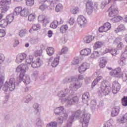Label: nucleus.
Here are the masks:
<instances>
[{
	"mask_svg": "<svg viewBox=\"0 0 127 127\" xmlns=\"http://www.w3.org/2000/svg\"><path fill=\"white\" fill-rule=\"evenodd\" d=\"M28 68L27 65L22 64L17 67L16 68V72H20L19 77L17 78V82H15V79L13 78H10L8 81H7L3 87V91L7 92V90L9 91H14L15 89V87L23 82L25 85H28L30 84V77L27 75H25V72H26V69Z\"/></svg>",
	"mask_w": 127,
	"mask_h": 127,
	"instance_id": "1",
	"label": "nucleus"
},
{
	"mask_svg": "<svg viewBox=\"0 0 127 127\" xmlns=\"http://www.w3.org/2000/svg\"><path fill=\"white\" fill-rule=\"evenodd\" d=\"M72 91L70 89L65 88L64 91H61L59 93V97L60 98V101H61L62 104L66 103L65 106L66 107H71L72 105H77L79 103V98L78 97H74L71 98L69 95H73Z\"/></svg>",
	"mask_w": 127,
	"mask_h": 127,
	"instance_id": "2",
	"label": "nucleus"
},
{
	"mask_svg": "<svg viewBox=\"0 0 127 127\" xmlns=\"http://www.w3.org/2000/svg\"><path fill=\"white\" fill-rule=\"evenodd\" d=\"M70 117H73V121L75 117L76 119H79L80 123L82 124V127H88L89 122L91 119V114L87 113L85 111L78 110L75 113L71 112Z\"/></svg>",
	"mask_w": 127,
	"mask_h": 127,
	"instance_id": "3",
	"label": "nucleus"
},
{
	"mask_svg": "<svg viewBox=\"0 0 127 127\" xmlns=\"http://www.w3.org/2000/svg\"><path fill=\"white\" fill-rule=\"evenodd\" d=\"M78 79L75 78H71V79L67 78L65 79L66 80V83H69L71 80L72 82L69 85V89L72 92H76L78 89L82 87V83H81L79 80H84V76L82 75H78Z\"/></svg>",
	"mask_w": 127,
	"mask_h": 127,
	"instance_id": "4",
	"label": "nucleus"
},
{
	"mask_svg": "<svg viewBox=\"0 0 127 127\" xmlns=\"http://www.w3.org/2000/svg\"><path fill=\"white\" fill-rule=\"evenodd\" d=\"M122 70L120 67H117L114 70H112L110 72L111 76L113 77H116L117 78H122L124 82H127V72H121Z\"/></svg>",
	"mask_w": 127,
	"mask_h": 127,
	"instance_id": "5",
	"label": "nucleus"
},
{
	"mask_svg": "<svg viewBox=\"0 0 127 127\" xmlns=\"http://www.w3.org/2000/svg\"><path fill=\"white\" fill-rule=\"evenodd\" d=\"M11 0H1L0 1V5L3 7H0V14L1 13H5L9 7L7 6L8 4H10Z\"/></svg>",
	"mask_w": 127,
	"mask_h": 127,
	"instance_id": "6",
	"label": "nucleus"
},
{
	"mask_svg": "<svg viewBox=\"0 0 127 127\" xmlns=\"http://www.w3.org/2000/svg\"><path fill=\"white\" fill-rule=\"evenodd\" d=\"M100 91L103 93L105 96L109 95L111 92V87L108 85V82L106 81H104L102 83Z\"/></svg>",
	"mask_w": 127,
	"mask_h": 127,
	"instance_id": "7",
	"label": "nucleus"
},
{
	"mask_svg": "<svg viewBox=\"0 0 127 127\" xmlns=\"http://www.w3.org/2000/svg\"><path fill=\"white\" fill-rule=\"evenodd\" d=\"M39 22H42L44 26H46L49 23V18L44 15H40L38 17Z\"/></svg>",
	"mask_w": 127,
	"mask_h": 127,
	"instance_id": "8",
	"label": "nucleus"
},
{
	"mask_svg": "<svg viewBox=\"0 0 127 127\" xmlns=\"http://www.w3.org/2000/svg\"><path fill=\"white\" fill-rule=\"evenodd\" d=\"M112 28V25L109 22L105 23L99 28V32H107Z\"/></svg>",
	"mask_w": 127,
	"mask_h": 127,
	"instance_id": "9",
	"label": "nucleus"
},
{
	"mask_svg": "<svg viewBox=\"0 0 127 127\" xmlns=\"http://www.w3.org/2000/svg\"><path fill=\"white\" fill-rule=\"evenodd\" d=\"M86 9L88 14H91L92 12H93L94 6H93V1H92V0H88L87 1L86 4Z\"/></svg>",
	"mask_w": 127,
	"mask_h": 127,
	"instance_id": "10",
	"label": "nucleus"
},
{
	"mask_svg": "<svg viewBox=\"0 0 127 127\" xmlns=\"http://www.w3.org/2000/svg\"><path fill=\"white\" fill-rule=\"evenodd\" d=\"M121 89V85L119 82L117 81H114L113 82V86H112V92L113 94H116L118 92H120V90Z\"/></svg>",
	"mask_w": 127,
	"mask_h": 127,
	"instance_id": "11",
	"label": "nucleus"
},
{
	"mask_svg": "<svg viewBox=\"0 0 127 127\" xmlns=\"http://www.w3.org/2000/svg\"><path fill=\"white\" fill-rule=\"evenodd\" d=\"M121 59L120 60V64L121 66H125L126 64V59L127 58V46L125 48L124 52L122 53L121 56Z\"/></svg>",
	"mask_w": 127,
	"mask_h": 127,
	"instance_id": "12",
	"label": "nucleus"
},
{
	"mask_svg": "<svg viewBox=\"0 0 127 127\" xmlns=\"http://www.w3.org/2000/svg\"><path fill=\"white\" fill-rule=\"evenodd\" d=\"M111 8V11L109 12V15L110 17L116 16L117 14H119V10L117 6L115 5H112L110 8Z\"/></svg>",
	"mask_w": 127,
	"mask_h": 127,
	"instance_id": "13",
	"label": "nucleus"
},
{
	"mask_svg": "<svg viewBox=\"0 0 127 127\" xmlns=\"http://www.w3.org/2000/svg\"><path fill=\"white\" fill-rule=\"evenodd\" d=\"M89 68H90V64L86 62L83 63L81 66L79 67V72L81 74H82V73L85 72Z\"/></svg>",
	"mask_w": 127,
	"mask_h": 127,
	"instance_id": "14",
	"label": "nucleus"
},
{
	"mask_svg": "<svg viewBox=\"0 0 127 127\" xmlns=\"http://www.w3.org/2000/svg\"><path fill=\"white\" fill-rule=\"evenodd\" d=\"M27 55L25 53H22L18 55L16 57V63L17 64H19V63H21L23 61H24L25 59H26V57Z\"/></svg>",
	"mask_w": 127,
	"mask_h": 127,
	"instance_id": "15",
	"label": "nucleus"
},
{
	"mask_svg": "<svg viewBox=\"0 0 127 127\" xmlns=\"http://www.w3.org/2000/svg\"><path fill=\"white\" fill-rule=\"evenodd\" d=\"M77 21L80 26H82L87 22V20H86V18L84 16L79 15L77 17Z\"/></svg>",
	"mask_w": 127,
	"mask_h": 127,
	"instance_id": "16",
	"label": "nucleus"
},
{
	"mask_svg": "<svg viewBox=\"0 0 127 127\" xmlns=\"http://www.w3.org/2000/svg\"><path fill=\"white\" fill-rule=\"evenodd\" d=\"M42 61L39 58L36 59L35 61L32 62V67L33 68H38L41 66Z\"/></svg>",
	"mask_w": 127,
	"mask_h": 127,
	"instance_id": "17",
	"label": "nucleus"
},
{
	"mask_svg": "<svg viewBox=\"0 0 127 127\" xmlns=\"http://www.w3.org/2000/svg\"><path fill=\"white\" fill-rule=\"evenodd\" d=\"M61 21H58V20H54L53 22H52L50 24V27L51 28H56L59 24H62L63 23V20H62V19H60Z\"/></svg>",
	"mask_w": 127,
	"mask_h": 127,
	"instance_id": "18",
	"label": "nucleus"
},
{
	"mask_svg": "<svg viewBox=\"0 0 127 127\" xmlns=\"http://www.w3.org/2000/svg\"><path fill=\"white\" fill-rule=\"evenodd\" d=\"M120 114V107L117 106L112 109L111 117H117Z\"/></svg>",
	"mask_w": 127,
	"mask_h": 127,
	"instance_id": "19",
	"label": "nucleus"
},
{
	"mask_svg": "<svg viewBox=\"0 0 127 127\" xmlns=\"http://www.w3.org/2000/svg\"><path fill=\"white\" fill-rule=\"evenodd\" d=\"M41 28V26L39 24H34L32 25V28L29 30V32L30 33H33V31H37Z\"/></svg>",
	"mask_w": 127,
	"mask_h": 127,
	"instance_id": "20",
	"label": "nucleus"
},
{
	"mask_svg": "<svg viewBox=\"0 0 127 127\" xmlns=\"http://www.w3.org/2000/svg\"><path fill=\"white\" fill-rule=\"evenodd\" d=\"M64 111V107L61 106L57 107L54 110V113L57 116H60L62 115V113Z\"/></svg>",
	"mask_w": 127,
	"mask_h": 127,
	"instance_id": "21",
	"label": "nucleus"
},
{
	"mask_svg": "<svg viewBox=\"0 0 127 127\" xmlns=\"http://www.w3.org/2000/svg\"><path fill=\"white\" fill-rule=\"evenodd\" d=\"M95 39V36L90 35L85 37L83 39L84 43H90Z\"/></svg>",
	"mask_w": 127,
	"mask_h": 127,
	"instance_id": "22",
	"label": "nucleus"
},
{
	"mask_svg": "<svg viewBox=\"0 0 127 127\" xmlns=\"http://www.w3.org/2000/svg\"><path fill=\"white\" fill-rule=\"evenodd\" d=\"M105 53H111L113 56H116V55L118 54V50L106 48L105 50Z\"/></svg>",
	"mask_w": 127,
	"mask_h": 127,
	"instance_id": "23",
	"label": "nucleus"
},
{
	"mask_svg": "<svg viewBox=\"0 0 127 127\" xmlns=\"http://www.w3.org/2000/svg\"><path fill=\"white\" fill-rule=\"evenodd\" d=\"M28 13H29L28 8L25 7L23 9H22L20 15L23 17H26V16L28 15Z\"/></svg>",
	"mask_w": 127,
	"mask_h": 127,
	"instance_id": "24",
	"label": "nucleus"
},
{
	"mask_svg": "<svg viewBox=\"0 0 127 127\" xmlns=\"http://www.w3.org/2000/svg\"><path fill=\"white\" fill-rule=\"evenodd\" d=\"M80 54L83 56H88L91 54V49L89 48L83 49L80 51Z\"/></svg>",
	"mask_w": 127,
	"mask_h": 127,
	"instance_id": "25",
	"label": "nucleus"
},
{
	"mask_svg": "<svg viewBox=\"0 0 127 127\" xmlns=\"http://www.w3.org/2000/svg\"><path fill=\"white\" fill-rule=\"evenodd\" d=\"M22 10V7L21 6H18L15 8L14 10V12L13 13V15L16 16V15H18L20 14L21 12V10Z\"/></svg>",
	"mask_w": 127,
	"mask_h": 127,
	"instance_id": "26",
	"label": "nucleus"
},
{
	"mask_svg": "<svg viewBox=\"0 0 127 127\" xmlns=\"http://www.w3.org/2000/svg\"><path fill=\"white\" fill-rule=\"evenodd\" d=\"M89 93L86 92L83 94L82 95V101L85 104H87L88 103V101L89 100Z\"/></svg>",
	"mask_w": 127,
	"mask_h": 127,
	"instance_id": "27",
	"label": "nucleus"
},
{
	"mask_svg": "<svg viewBox=\"0 0 127 127\" xmlns=\"http://www.w3.org/2000/svg\"><path fill=\"white\" fill-rule=\"evenodd\" d=\"M47 54L49 56H52L54 53L55 52V50L53 48V47H48L46 50Z\"/></svg>",
	"mask_w": 127,
	"mask_h": 127,
	"instance_id": "28",
	"label": "nucleus"
},
{
	"mask_svg": "<svg viewBox=\"0 0 127 127\" xmlns=\"http://www.w3.org/2000/svg\"><path fill=\"white\" fill-rule=\"evenodd\" d=\"M103 79V76H98L93 81L92 83V88H93V87H95L99 82H100V80H102Z\"/></svg>",
	"mask_w": 127,
	"mask_h": 127,
	"instance_id": "29",
	"label": "nucleus"
},
{
	"mask_svg": "<svg viewBox=\"0 0 127 127\" xmlns=\"http://www.w3.org/2000/svg\"><path fill=\"white\" fill-rule=\"evenodd\" d=\"M59 60H60V57H57L56 58H55L52 63V67H56V66L59 64Z\"/></svg>",
	"mask_w": 127,
	"mask_h": 127,
	"instance_id": "30",
	"label": "nucleus"
},
{
	"mask_svg": "<svg viewBox=\"0 0 127 127\" xmlns=\"http://www.w3.org/2000/svg\"><path fill=\"white\" fill-rule=\"evenodd\" d=\"M74 115L73 116H70L67 120L66 126L64 127H72V123L74 122Z\"/></svg>",
	"mask_w": 127,
	"mask_h": 127,
	"instance_id": "31",
	"label": "nucleus"
},
{
	"mask_svg": "<svg viewBox=\"0 0 127 127\" xmlns=\"http://www.w3.org/2000/svg\"><path fill=\"white\" fill-rule=\"evenodd\" d=\"M115 17L111 19V21L114 23L116 22H120V20H122L123 17L121 16H114Z\"/></svg>",
	"mask_w": 127,
	"mask_h": 127,
	"instance_id": "32",
	"label": "nucleus"
},
{
	"mask_svg": "<svg viewBox=\"0 0 127 127\" xmlns=\"http://www.w3.org/2000/svg\"><path fill=\"white\" fill-rule=\"evenodd\" d=\"M32 96L31 95H27L25 97H24L23 99V103H25L26 104H27L29 103V102L31 101L32 100Z\"/></svg>",
	"mask_w": 127,
	"mask_h": 127,
	"instance_id": "33",
	"label": "nucleus"
},
{
	"mask_svg": "<svg viewBox=\"0 0 127 127\" xmlns=\"http://www.w3.org/2000/svg\"><path fill=\"white\" fill-rule=\"evenodd\" d=\"M14 16V15H13V14H10L9 15H8L6 17V20L7 21V22H8V23H11V22H12V21H13Z\"/></svg>",
	"mask_w": 127,
	"mask_h": 127,
	"instance_id": "34",
	"label": "nucleus"
},
{
	"mask_svg": "<svg viewBox=\"0 0 127 127\" xmlns=\"http://www.w3.org/2000/svg\"><path fill=\"white\" fill-rule=\"evenodd\" d=\"M33 108L35 109L36 115H37L41 111L40 107H39V104L38 103H35L33 105Z\"/></svg>",
	"mask_w": 127,
	"mask_h": 127,
	"instance_id": "35",
	"label": "nucleus"
},
{
	"mask_svg": "<svg viewBox=\"0 0 127 127\" xmlns=\"http://www.w3.org/2000/svg\"><path fill=\"white\" fill-rule=\"evenodd\" d=\"M8 24V22L5 19L1 20L0 21V27H2L3 28H4V27H6V26H7Z\"/></svg>",
	"mask_w": 127,
	"mask_h": 127,
	"instance_id": "36",
	"label": "nucleus"
},
{
	"mask_svg": "<svg viewBox=\"0 0 127 127\" xmlns=\"http://www.w3.org/2000/svg\"><path fill=\"white\" fill-rule=\"evenodd\" d=\"M68 112L65 111L64 110L62 114L61 115H60V116H61V118H62V119H63L64 121L67 120V119H68Z\"/></svg>",
	"mask_w": 127,
	"mask_h": 127,
	"instance_id": "37",
	"label": "nucleus"
},
{
	"mask_svg": "<svg viewBox=\"0 0 127 127\" xmlns=\"http://www.w3.org/2000/svg\"><path fill=\"white\" fill-rule=\"evenodd\" d=\"M102 46L103 43L101 42H96L93 46V48L94 49H98L99 48H101Z\"/></svg>",
	"mask_w": 127,
	"mask_h": 127,
	"instance_id": "38",
	"label": "nucleus"
},
{
	"mask_svg": "<svg viewBox=\"0 0 127 127\" xmlns=\"http://www.w3.org/2000/svg\"><path fill=\"white\" fill-rule=\"evenodd\" d=\"M68 30V26L64 25L61 27L60 31L62 33H66V31Z\"/></svg>",
	"mask_w": 127,
	"mask_h": 127,
	"instance_id": "39",
	"label": "nucleus"
},
{
	"mask_svg": "<svg viewBox=\"0 0 127 127\" xmlns=\"http://www.w3.org/2000/svg\"><path fill=\"white\" fill-rule=\"evenodd\" d=\"M35 17H36L35 13H31L28 16V20L29 21H34Z\"/></svg>",
	"mask_w": 127,
	"mask_h": 127,
	"instance_id": "40",
	"label": "nucleus"
},
{
	"mask_svg": "<svg viewBox=\"0 0 127 127\" xmlns=\"http://www.w3.org/2000/svg\"><path fill=\"white\" fill-rule=\"evenodd\" d=\"M100 54L98 51H94L91 54L90 57L92 59H96L97 57H99Z\"/></svg>",
	"mask_w": 127,
	"mask_h": 127,
	"instance_id": "41",
	"label": "nucleus"
},
{
	"mask_svg": "<svg viewBox=\"0 0 127 127\" xmlns=\"http://www.w3.org/2000/svg\"><path fill=\"white\" fill-rule=\"evenodd\" d=\"M58 0H47V2H49V4L53 7L55 6V4L57 3Z\"/></svg>",
	"mask_w": 127,
	"mask_h": 127,
	"instance_id": "42",
	"label": "nucleus"
},
{
	"mask_svg": "<svg viewBox=\"0 0 127 127\" xmlns=\"http://www.w3.org/2000/svg\"><path fill=\"white\" fill-rule=\"evenodd\" d=\"M63 9V5L61 3L58 4L56 6V11L57 12H59V11H61Z\"/></svg>",
	"mask_w": 127,
	"mask_h": 127,
	"instance_id": "43",
	"label": "nucleus"
},
{
	"mask_svg": "<svg viewBox=\"0 0 127 127\" xmlns=\"http://www.w3.org/2000/svg\"><path fill=\"white\" fill-rule=\"evenodd\" d=\"M33 60V57L32 56H29V57L26 59V64H31Z\"/></svg>",
	"mask_w": 127,
	"mask_h": 127,
	"instance_id": "44",
	"label": "nucleus"
},
{
	"mask_svg": "<svg viewBox=\"0 0 127 127\" xmlns=\"http://www.w3.org/2000/svg\"><path fill=\"white\" fill-rule=\"evenodd\" d=\"M79 10L80 9H79V7H75L70 9V12H71V13H73V14H76V13H78V12H79Z\"/></svg>",
	"mask_w": 127,
	"mask_h": 127,
	"instance_id": "45",
	"label": "nucleus"
},
{
	"mask_svg": "<svg viewBox=\"0 0 127 127\" xmlns=\"http://www.w3.org/2000/svg\"><path fill=\"white\" fill-rule=\"evenodd\" d=\"M57 126L58 124L56 122H51L47 125L46 127H57Z\"/></svg>",
	"mask_w": 127,
	"mask_h": 127,
	"instance_id": "46",
	"label": "nucleus"
},
{
	"mask_svg": "<svg viewBox=\"0 0 127 127\" xmlns=\"http://www.w3.org/2000/svg\"><path fill=\"white\" fill-rule=\"evenodd\" d=\"M110 4L108 0H104L101 2V8L103 9L106 7V6L108 5V4Z\"/></svg>",
	"mask_w": 127,
	"mask_h": 127,
	"instance_id": "47",
	"label": "nucleus"
},
{
	"mask_svg": "<svg viewBox=\"0 0 127 127\" xmlns=\"http://www.w3.org/2000/svg\"><path fill=\"white\" fill-rule=\"evenodd\" d=\"M37 127H42V125H43V121L41 120L40 119H37Z\"/></svg>",
	"mask_w": 127,
	"mask_h": 127,
	"instance_id": "48",
	"label": "nucleus"
},
{
	"mask_svg": "<svg viewBox=\"0 0 127 127\" xmlns=\"http://www.w3.org/2000/svg\"><path fill=\"white\" fill-rule=\"evenodd\" d=\"M26 4L28 6H32L34 4V0H26Z\"/></svg>",
	"mask_w": 127,
	"mask_h": 127,
	"instance_id": "49",
	"label": "nucleus"
},
{
	"mask_svg": "<svg viewBox=\"0 0 127 127\" xmlns=\"http://www.w3.org/2000/svg\"><path fill=\"white\" fill-rule=\"evenodd\" d=\"M122 103L124 107H127V96H124L122 99Z\"/></svg>",
	"mask_w": 127,
	"mask_h": 127,
	"instance_id": "50",
	"label": "nucleus"
},
{
	"mask_svg": "<svg viewBox=\"0 0 127 127\" xmlns=\"http://www.w3.org/2000/svg\"><path fill=\"white\" fill-rule=\"evenodd\" d=\"M79 59V57H75L72 62V64L73 65H76V64H79L80 62V60Z\"/></svg>",
	"mask_w": 127,
	"mask_h": 127,
	"instance_id": "51",
	"label": "nucleus"
},
{
	"mask_svg": "<svg viewBox=\"0 0 127 127\" xmlns=\"http://www.w3.org/2000/svg\"><path fill=\"white\" fill-rule=\"evenodd\" d=\"M68 52V48L64 47L63 48L61 52L59 53V55H62V54H65V53H67Z\"/></svg>",
	"mask_w": 127,
	"mask_h": 127,
	"instance_id": "52",
	"label": "nucleus"
},
{
	"mask_svg": "<svg viewBox=\"0 0 127 127\" xmlns=\"http://www.w3.org/2000/svg\"><path fill=\"white\" fill-rule=\"evenodd\" d=\"M64 121L65 120L60 116L57 119V123H58V124H59L60 125H62V124L64 123Z\"/></svg>",
	"mask_w": 127,
	"mask_h": 127,
	"instance_id": "53",
	"label": "nucleus"
},
{
	"mask_svg": "<svg viewBox=\"0 0 127 127\" xmlns=\"http://www.w3.org/2000/svg\"><path fill=\"white\" fill-rule=\"evenodd\" d=\"M117 29L118 31H123V30H125L126 29V27H125V25L121 24H120L118 27H117Z\"/></svg>",
	"mask_w": 127,
	"mask_h": 127,
	"instance_id": "54",
	"label": "nucleus"
},
{
	"mask_svg": "<svg viewBox=\"0 0 127 127\" xmlns=\"http://www.w3.org/2000/svg\"><path fill=\"white\" fill-rule=\"evenodd\" d=\"M4 82V76H1L0 77V90L1 89V87L3 85V82Z\"/></svg>",
	"mask_w": 127,
	"mask_h": 127,
	"instance_id": "55",
	"label": "nucleus"
},
{
	"mask_svg": "<svg viewBox=\"0 0 127 127\" xmlns=\"http://www.w3.org/2000/svg\"><path fill=\"white\" fill-rule=\"evenodd\" d=\"M91 106L92 109H94L96 107V106H97V101L95 100H93L91 102Z\"/></svg>",
	"mask_w": 127,
	"mask_h": 127,
	"instance_id": "56",
	"label": "nucleus"
},
{
	"mask_svg": "<svg viewBox=\"0 0 127 127\" xmlns=\"http://www.w3.org/2000/svg\"><path fill=\"white\" fill-rule=\"evenodd\" d=\"M39 76V71L36 70L35 71H34L32 76L34 77V78L35 79H36V78H37V77H38Z\"/></svg>",
	"mask_w": 127,
	"mask_h": 127,
	"instance_id": "57",
	"label": "nucleus"
},
{
	"mask_svg": "<svg viewBox=\"0 0 127 127\" xmlns=\"http://www.w3.org/2000/svg\"><path fill=\"white\" fill-rule=\"evenodd\" d=\"M42 54V50H38L35 53V56H40Z\"/></svg>",
	"mask_w": 127,
	"mask_h": 127,
	"instance_id": "58",
	"label": "nucleus"
},
{
	"mask_svg": "<svg viewBox=\"0 0 127 127\" xmlns=\"http://www.w3.org/2000/svg\"><path fill=\"white\" fill-rule=\"evenodd\" d=\"M5 36V31L4 30L0 29V38L4 37Z\"/></svg>",
	"mask_w": 127,
	"mask_h": 127,
	"instance_id": "59",
	"label": "nucleus"
},
{
	"mask_svg": "<svg viewBox=\"0 0 127 127\" xmlns=\"http://www.w3.org/2000/svg\"><path fill=\"white\" fill-rule=\"evenodd\" d=\"M69 23L70 25H73L75 23V18L74 17H71L70 18Z\"/></svg>",
	"mask_w": 127,
	"mask_h": 127,
	"instance_id": "60",
	"label": "nucleus"
},
{
	"mask_svg": "<svg viewBox=\"0 0 127 127\" xmlns=\"http://www.w3.org/2000/svg\"><path fill=\"white\" fill-rule=\"evenodd\" d=\"M125 120L127 121V113L123 115V117L120 119L122 123H124Z\"/></svg>",
	"mask_w": 127,
	"mask_h": 127,
	"instance_id": "61",
	"label": "nucleus"
},
{
	"mask_svg": "<svg viewBox=\"0 0 127 127\" xmlns=\"http://www.w3.org/2000/svg\"><path fill=\"white\" fill-rule=\"evenodd\" d=\"M25 33H26V31L24 30H22L20 31L19 35L20 37H23L25 35Z\"/></svg>",
	"mask_w": 127,
	"mask_h": 127,
	"instance_id": "62",
	"label": "nucleus"
},
{
	"mask_svg": "<svg viewBox=\"0 0 127 127\" xmlns=\"http://www.w3.org/2000/svg\"><path fill=\"white\" fill-rule=\"evenodd\" d=\"M48 6L47 5H45L44 4H42V5H40V9H41V10H44V9L47 8Z\"/></svg>",
	"mask_w": 127,
	"mask_h": 127,
	"instance_id": "63",
	"label": "nucleus"
},
{
	"mask_svg": "<svg viewBox=\"0 0 127 127\" xmlns=\"http://www.w3.org/2000/svg\"><path fill=\"white\" fill-rule=\"evenodd\" d=\"M108 61L105 58H102L100 59V63H104V64H107Z\"/></svg>",
	"mask_w": 127,
	"mask_h": 127,
	"instance_id": "64",
	"label": "nucleus"
}]
</instances>
